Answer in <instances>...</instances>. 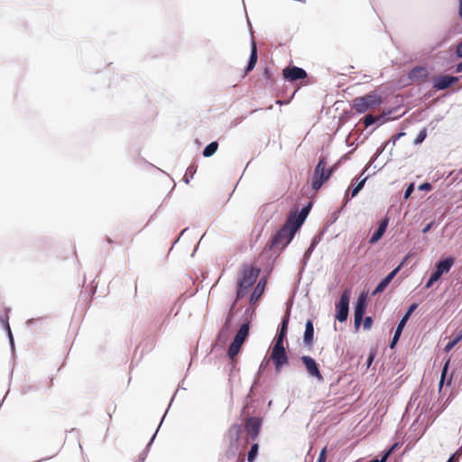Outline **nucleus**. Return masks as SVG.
<instances>
[{
  "mask_svg": "<svg viewBox=\"0 0 462 462\" xmlns=\"http://www.w3.org/2000/svg\"><path fill=\"white\" fill-rule=\"evenodd\" d=\"M454 457H455V455H453V456L448 459V462H452V460L454 459Z\"/></svg>",
  "mask_w": 462,
  "mask_h": 462,
  "instance_id": "nucleus-48",
  "label": "nucleus"
},
{
  "mask_svg": "<svg viewBox=\"0 0 462 462\" xmlns=\"http://www.w3.org/2000/svg\"><path fill=\"white\" fill-rule=\"evenodd\" d=\"M309 214V207H304L298 215H291L288 219L291 220L293 226L296 228H300V226L303 224L307 215Z\"/></svg>",
  "mask_w": 462,
  "mask_h": 462,
  "instance_id": "nucleus-16",
  "label": "nucleus"
},
{
  "mask_svg": "<svg viewBox=\"0 0 462 462\" xmlns=\"http://www.w3.org/2000/svg\"><path fill=\"white\" fill-rule=\"evenodd\" d=\"M366 180H367V177H365L359 180V182L356 184V186L352 190V194H351L352 198L356 197L358 194V192L363 189Z\"/></svg>",
  "mask_w": 462,
  "mask_h": 462,
  "instance_id": "nucleus-27",
  "label": "nucleus"
},
{
  "mask_svg": "<svg viewBox=\"0 0 462 462\" xmlns=\"http://www.w3.org/2000/svg\"><path fill=\"white\" fill-rule=\"evenodd\" d=\"M263 424V420L259 417H248L245 422V430L247 436L252 440H256Z\"/></svg>",
  "mask_w": 462,
  "mask_h": 462,
  "instance_id": "nucleus-8",
  "label": "nucleus"
},
{
  "mask_svg": "<svg viewBox=\"0 0 462 462\" xmlns=\"http://www.w3.org/2000/svg\"><path fill=\"white\" fill-rule=\"evenodd\" d=\"M388 285L389 284L387 282H385L383 280H382L380 282V283L377 285V287L375 288L374 294L383 292Z\"/></svg>",
  "mask_w": 462,
  "mask_h": 462,
  "instance_id": "nucleus-32",
  "label": "nucleus"
},
{
  "mask_svg": "<svg viewBox=\"0 0 462 462\" xmlns=\"http://www.w3.org/2000/svg\"><path fill=\"white\" fill-rule=\"evenodd\" d=\"M381 117H364L363 124L365 128L375 124L380 120Z\"/></svg>",
  "mask_w": 462,
  "mask_h": 462,
  "instance_id": "nucleus-31",
  "label": "nucleus"
},
{
  "mask_svg": "<svg viewBox=\"0 0 462 462\" xmlns=\"http://www.w3.org/2000/svg\"><path fill=\"white\" fill-rule=\"evenodd\" d=\"M238 460H239L238 462H244L245 457L243 454H241V453L239 454Z\"/></svg>",
  "mask_w": 462,
  "mask_h": 462,
  "instance_id": "nucleus-45",
  "label": "nucleus"
},
{
  "mask_svg": "<svg viewBox=\"0 0 462 462\" xmlns=\"http://www.w3.org/2000/svg\"><path fill=\"white\" fill-rule=\"evenodd\" d=\"M427 136V129L423 128L420 133L418 134L417 137L414 140L415 144H419L424 141V139Z\"/></svg>",
  "mask_w": 462,
  "mask_h": 462,
  "instance_id": "nucleus-30",
  "label": "nucleus"
},
{
  "mask_svg": "<svg viewBox=\"0 0 462 462\" xmlns=\"http://www.w3.org/2000/svg\"><path fill=\"white\" fill-rule=\"evenodd\" d=\"M256 62H257V48H256L255 42L253 41L252 46H251L250 58H249L247 67L245 68V74H247L248 72L253 70L254 68L255 67Z\"/></svg>",
  "mask_w": 462,
  "mask_h": 462,
  "instance_id": "nucleus-19",
  "label": "nucleus"
},
{
  "mask_svg": "<svg viewBox=\"0 0 462 462\" xmlns=\"http://www.w3.org/2000/svg\"><path fill=\"white\" fill-rule=\"evenodd\" d=\"M217 148H218L217 142L210 143L203 150V156L204 157H210V156H212L217 152Z\"/></svg>",
  "mask_w": 462,
  "mask_h": 462,
  "instance_id": "nucleus-23",
  "label": "nucleus"
},
{
  "mask_svg": "<svg viewBox=\"0 0 462 462\" xmlns=\"http://www.w3.org/2000/svg\"><path fill=\"white\" fill-rule=\"evenodd\" d=\"M241 432H242L241 425L233 424L230 426V428L228 429L227 434L231 440V445H236Z\"/></svg>",
  "mask_w": 462,
  "mask_h": 462,
  "instance_id": "nucleus-20",
  "label": "nucleus"
},
{
  "mask_svg": "<svg viewBox=\"0 0 462 462\" xmlns=\"http://www.w3.org/2000/svg\"><path fill=\"white\" fill-rule=\"evenodd\" d=\"M327 448L325 447L319 453L317 462H326Z\"/></svg>",
  "mask_w": 462,
  "mask_h": 462,
  "instance_id": "nucleus-34",
  "label": "nucleus"
},
{
  "mask_svg": "<svg viewBox=\"0 0 462 462\" xmlns=\"http://www.w3.org/2000/svg\"><path fill=\"white\" fill-rule=\"evenodd\" d=\"M288 322H289V318L285 317L282 322V326H281L280 331L275 338V342L283 343L284 337L287 333Z\"/></svg>",
  "mask_w": 462,
  "mask_h": 462,
  "instance_id": "nucleus-21",
  "label": "nucleus"
},
{
  "mask_svg": "<svg viewBox=\"0 0 462 462\" xmlns=\"http://www.w3.org/2000/svg\"><path fill=\"white\" fill-rule=\"evenodd\" d=\"M363 174H365V171H362V174L359 175V178H362Z\"/></svg>",
  "mask_w": 462,
  "mask_h": 462,
  "instance_id": "nucleus-51",
  "label": "nucleus"
},
{
  "mask_svg": "<svg viewBox=\"0 0 462 462\" xmlns=\"http://www.w3.org/2000/svg\"><path fill=\"white\" fill-rule=\"evenodd\" d=\"M458 81V78L452 76H440L436 79L434 87L437 89H445L450 87L451 85L457 83Z\"/></svg>",
  "mask_w": 462,
  "mask_h": 462,
  "instance_id": "nucleus-12",
  "label": "nucleus"
},
{
  "mask_svg": "<svg viewBox=\"0 0 462 462\" xmlns=\"http://www.w3.org/2000/svg\"><path fill=\"white\" fill-rule=\"evenodd\" d=\"M393 448H391L390 450H388L383 457L381 459H372L368 462H386L388 457L390 456L391 452H392Z\"/></svg>",
  "mask_w": 462,
  "mask_h": 462,
  "instance_id": "nucleus-36",
  "label": "nucleus"
},
{
  "mask_svg": "<svg viewBox=\"0 0 462 462\" xmlns=\"http://www.w3.org/2000/svg\"><path fill=\"white\" fill-rule=\"evenodd\" d=\"M462 339V333L459 334L456 338L450 340L446 346L444 350L446 352L450 351L460 340Z\"/></svg>",
  "mask_w": 462,
  "mask_h": 462,
  "instance_id": "nucleus-28",
  "label": "nucleus"
},
{
  "mask_svg": "<svg viewBox=\"0 0 462 462\" xmlns=\"http://www.w3.org/2000/svg\"><path fill=\"white\" fill-rule=\"evenodd\" d=\"M248 335L249 323H245L240 327L239 330L235 336L233 342L228 347L227 354L230 359H233L240 352L242 345L245 341Z\"/></svg>",
  "mask_w": 462,
  "mask_h": 462,
  "instance_id": "nucleus-5",
  "label": "nucleus"
},
{
  "mask_svg": "<svg viewBox=\"0 0 462 462\" xmlns=\"http://www.w3.org/2000/svg\"><path fill=\"white\" fill-rule=\"evenodd\" d=\"M282 76L284 79L293 82L307 78V73L303 69L299 67H286L282 69Z\"/></svg>",
  "mask_w": 462,
  "mask_h": 462,
  "instance_id": "nucleus-11",
  "label": "nucleus"
},
{
  "mask_svg": "<svg viewBox=\"0 0 462 462\" xmlns=\"http://www.w3.org/2000/svg\"><path fill=\"white\" fill-rule=\"evenodd\" d=\"M373 319L371 317H366L364 320V328L369 329L372 327Z\"/></svg>",
  "mask_w": 462,
  "mask_h": 462,
  "instance_id": "nucleus-37",
  "label": "nucleus"
},
{
  "mask_svg": "<svg viewBox=\"0 0 462 462\" xmlns=\"http://www.w3.org/2000/svg\"><path fill=\"white\" fill-rule=\"evenodd\" d=\"M455 259L452 257H448L442 261H439L436 264V270L442 275L443 273H447L451 269L454 264Z\"/></svg>",
  "mask_w": 462,
  "mask_h": 462,
  "instance_id": "nucleus-18",
  "label": "nucleus"
},
{
  "mask_svg": "<svg viewBox=\"0 0 462 462\" xmlns=\"http://www.w3.org/2000/svg\"><path fill=\"white\" fill-rule=\"evenodd\" d=\"M402 266V263L401 264H399L390 273H388L387 276L384 277L383 280L389 284L392 282V280L395 277V275L398 273V272L401 270Z\"/></svg>",
  "mask_w": 462,
  "mask_h": 462,
  "instance_id": "nucleus-25",
  "label": "nucleus"
},
{
  "mask_svg": "<svg viewBox=\"0 0 462 462\" xmlns=\"http://www.w3.org/2000/svg\"><path fill=\"white\" fill-rule=\"evenodd\" d=\"M387 118L389 119L390 117H387ZM391 118H392V119H397L398 117H397V116H394V117H391Z\"/></svg>",
  "mask_w": 462,
  "mask_h": 462,
  "instance_id": "nucleus-52",
  "label": "nucleus"
},
{
  "mask_svg": "<svg viewBox=\"0 0 462 462\" xmlns=\"http://www.w3.org/2000/svg\"><path fill=\"white\" fill-rule=\"evenodd\" d=\"M432 226H433V222H431V223L428 224V225H427V226L422 229V232H423V233H427V232H429V231L431 229Z\"/></svg>",
  "mask_w": 462,
  "mask_h": 462,
  "instance_id": "nucleus-42",
  "label": "nucleus"
},
{
  "mask_svg": "<svg viewBox=\"0 0 462 462\" xmlns=\"http://www.w3.org/2000/svg\"><path fill=\"white\" fill-rule=\"evenodd\" d=\"M382 103V97L376 91H372L365 96L357 97L353 100V108L358 114H364L374 109Z\"/></svg>",
  "mask_w": 462,
  "mask_h": 462,
  "instance_id": "nucleus-2",
  "label": "nucleus"
},
{
  "mask_svg": "<svg viewBox=\"0 0 462 462\" xmlns=\"http://www.w3.org/2000/svg\"><path fill=\"white\" fill-rule=\"evenodd\" d=\"M195 171H196V170L193 169V167H189V168H188L186 174H188L189 172L190 175L192 176Z\"/></svg>",
  "mask_w": 462,
  "mask_h": 462,
  "instance_id": "nucleus-44",
  "label": "nucleus"
},
{
  "mask_svg": "<svg viewBox=\"0 0 462 462\" xmlns=\"http://www.w3.org/2000/svg\"><path fill=\"white\" fill-rule=\"evenodd\" d=\"M259 273L260 269L258 267H254L248 264L243 265L241 270L239 271L237 276L236 299L227 313L226 319L225 322V327L226 328H229V324L233 317L234 309L236 301L244 298L247 294L248 289L256 282Z\"/></svg>",
  "mask_w": 462,
  "mask_h": 462,
  "instance_id": "nucleus-1",
  "label": "nucleus"
},
{
  "mask_svg": "<svg viewBox=\"0 0 462 462\" xmlns=\"http://www.w3.org/2000/svg\"><path fill=\"white\" fill-rule=\"evenodd\" d=\"M266 281L265 279L263 278L258 282L257 285L255 286L254 290L250 295V303L252 305L254 304L261 298L264 291Z\"/></svg>",
  "mask_w": 462,
  "mask_h": 462,
  "instance_id": "nucleus-15",
  "label": "nucleus"
},
{
  "mask_svg": "<svg viewBox=\"0 0 462 462\" xmlns=\"http://www.w3.org/2000/svg\"><path fill=\"white\" fill-rule=\"evenodd\" d=\"M351 291L350 290H345L340 296L338 302L336 304V319L339 322H344L346 320L348 316L349 310V300H350Z\"/></svg>",
  "mask_w": 462,
  "mask_h": 462,
  "instance_id": "nucleus-7",
  "label": "nucleus"
},
{
  "mask_svg": "<svg viewBox=\"0 0 462 462\" xmlns=\"http://www.w3.org/2000/svg\"><path fill=\"white\" fill-rule=\"evenodd\" d=\"M456 54L457 55V57L462 58V42L457 44L456 49ZM456 72H462V61L459 64H457L456 68Z\"/></svg>",
  "mask_w": 462,
  "mask_h": 462,
  "instance_id": "nucleus-29",
  "label": "nucleus"
},
{
  "mask_svg": "<svg viewBox=\"0 0 462 462\" xmlns=\"http://www.w3.org/2000/svg\"><path fill=\"white\" fill-rule=\"evenodd\" d=\"M413 190H414V185L411 183V184H410V185L408 186V188L406 189V190H405V194H404V198H405V199H408V198L411 195V193L413 192Z\"/></svg>",
  "mask_w": 462,
  "mask_h": 462,
  "instance_id": "nucleus-38",
  "label": "nucleus"
},
{
  "mask_svg": "<svg viewBox=\"0 0 462 462\" xmlns=\"http://www.w3.org/2000/svg\"><path fill=\"white\" fill-rule=\"evenodd\" d=\"M405 134V133H399V134H393L392 137H391V140L393 141V143H394L397 140H399L402 136H403Z\"/></svg>",
  "mask_w": 462,
  "mask_h": 462,
  "instance_id": "nucleus-39",
  "label": "nucleus"
},
{
  "mask_svg": "<svg viewBox=\"0 0 462 462\" xmlns=\"http://www.w3.org/2000/svg\"><path fill=\"white\" fill-rule=\"evenodd\" d=\"M458 15L462 19V0H459Z\"/></svg>",
  "mask_w": 462,
  "mask_h": 462,
  "instance_id": "nucleus-43",
  "label": "nucleus"
},
{
  "mask_svg": "<svg viewBox=\"0 0 462 462\" xmlns=\"http://www.w3.org/2000/svg\"><path fill=\"white\" fill-rule=\"evenodd\" d=\"M448 365H449V360H448L444 366H443V369H442V373H441V379H440V382H439V387L441 388L442 385H443V383H444V379H445V376L447 374V372H448Z\"/></svg>",
  "mask_w": 462,
  "mask_h": 462,
  "instance_id": "nucleus-33",
  "label": "nucleus"
},
{
  "mask_svg": "<svg viewBox=\"0 0 462 462\" xmlns=\"http://www.w3.org/2000/svg\"><path fill=\"white\" fill-rule=\"evenodd\" d=\"M407 322V317H402V319H401V321L399 322L398 324V327L395 330V333H394V336H393V341H392V344H391V346L393 347L394 346V344L396 343V341L399 339V337L405 326Z\"/></svg>",
  "mask_w": 462,
  "mask_h": 462,
  "instance_id": "nucleus-22",
  "label": "nucleus"
},
{
  "mask_svg": "<svg viewBox=\"0 0 462 462\" xmlns=\"http://www.w3.org/2000/svg\"><path fill=\"white\" fill-rule=\"evenodd\" d=\"M6 328H7V329H8V333H9V335H10V337H11V336H12V334H11V328H10V327H9V325H8V324L6 325Z\"/></svg>",
  "mask_w": 462,
  "mask_h": 462,
  "instance_id": "nucleus-47",
  "label": "nucleus"
},
{
  "mask_svg": "<svg viewBox=\"0 0 462 462\" xmlns=\"http://www.w3.org/2000/svg\"><path fill=\"white\" fill-rule=\"evenodd\" d=\"M418 305L417 303H412L407 312L405 313V315L403 317H407V320L409 319L410 316L411 315V313L417 309Z\"/></svg>",
  "mask_w": 462,
  "mask_h": 462,
  "instance_id": "nucleus-35",
  "label": "nucleus"
},
{
  "mask_svg": "<svg viewBox=\"0 0 462 462\" xmlns=\"http://www.w3.org/2000/svg\"><path fill=\"white\" fill-rule=\"evenodd\" d=\"M428 75H429V73H428V70L426 68L417 67V68L413 69L409 73V79L411 81L420 83L421 81H424L426 79V78L428 77Z\"/></svg>",
  "mask_w": 462,
  "mask_h": 462,
  "instance_id": "nucleus-14",
  "label": "nucleus"
},
{
  "mask_svg": "<svg viewBox=\"0 0 462 462\" xmlns=\"http://www.w3.org/2000/svg\"><path fill=\"white\" fill-rule=\"evenodd\" d=\"M300 359L310 376L316 378L319 382H322L324 380L323 375L319 371L318 364L311 356H301Z\"/></svg>",
  "mask_w": 462,
  "mask_h": 462,
  "instance_id": "nucleus-9",
  "label": "nucleus"
},
{
  "mask_svg": "<svg viewBox=\"0 0 462 462\" xmlns=\"http://www.w3.org/2000/svg\"><path fill=\"white\" fill-rule=\"evenodd\" d=\"M291 221L287 219L282 227L276 233L273 238L271 247L274 248L281 245L283 248L292 240L298 228Z\"/></svg>",
  "mask_w": 462,
  "mask_h": 462,
  "instance_id": "nucleus-4",
  "label": "nucleus"
},
{
  "mask_svg": "<svg viewBox=\"0 0 462 462\" xmlns=\"http://www.w3.org/2000/svg\"><path fill=\"white\" fill-rule=\"evenodd\" d=\"M388 224H389V218L387 217H383L381 220L377 230L372 235V236L369 239L370 244H374L382 238V236H383L385 230L388 226Z\"/></svg>",
  "mask_w": 462,
  "mask_h": 462,
  "instance_id": "nucleus-13",
  "label": "nucleus"
},
{
  "mask_svg": "<svg viewBox=\"0 0 462 462\" xmlns=\"http://www.w3.org/2000/svg\"><path fill=\"white\" fill-rule=\"evenodd\" d=\"M419 189L420 190H430L431 189V185L430 183L426 182V183L420 185Z\"/></svg>",
  "mask_w": 462,
  "mask_h": 462,
  "instance_id": "nucleus-40",
  "label": "nucleus"
},
{
  "mask_svg": "<svg viewBox=\"0 0 462 462\" xmlns=\"http://www.w3.org/2000/svg\"><path fill=\"white\" fill-rule=\"evenodd\" d=\"M327 165L328 162L326 158L322 157L315 167L311 180V187L315 191L319 190L323 183L327 182L331 177L333 168L328 169Z\"/></svg>",
  "mask_w": 462,
  "mask_h": 462,
  "instance_id": "nucleus-3",
  "label": "nucleus"
},
{
  "mask_svg": "<svg viewBox=\"0 0 462 462\" xmlns=\"http://www.w3.org/2000/svg\"><path fill=\"white\" fill-rule=\"evenodd\" d=\"M363 174H365V171H362V174L359 175V178H362Z\"/></svg>",
  "mask_w": 462,
  "mask_h": 462,
  "instance_id": "nucleus-49",
  "label": "nucleus"
},
{
  "mask_svg": "<svg viewBox=\"0 0 462 462\" xmlns=\"http://www.w3.org/2000/svg\"><path fill=\"white\" fill-rule=\"evenodd\" d=\"M366 301H367V295L365 293H361L358 297L357 302L355 307V327L357 328L363 319L364 313L366 309Z\"/></svg>",
  "mask_w": 462,
  "mask_h": 462,
  "instance_id": "nucleus-10",
  "label": "nucleus"
},
{
  "mask_svg": "<svg viewBox=\"0 0 462 462\" xmlns=\"http://www.w3.org/2000/svg\"><path fill=\"white\" fill-rule=\"evenodd\" d=\"M363 174H365V171H362V174L359 175V178H362Z\"/></svg>",
  "mask_w": 462,
  "mask_h": 462,
  "instance_id": "nucleus-50",
  "label": "nucleus"
},
{
  "mask_svg": "<svg viewBox=\"0 0 462 462\" xmlns=\"http://www.w3.org/2000/svg\"><path fill=\"white\" fill-rule=\"evenodd\" d=\"M258 449H259L258 443H254L251 446V448L247 455L248 462H254L255 460L257 454H258Z\"/></svg>",
  "mask_w": 462,
  "mask_h": 462,
  "instance_id": "nucleus-24",
  "label": "nucleus"
},
{
  "mask_svg": "<svg viewBox=\"0 0 462 462\" xmlns=\"http://www.w3.org/2000/svg\"><path fill=\"white\" fill-rule=\"evenodd\" d=\"M271 360L275 365V370L279 372L281 368L289 363V358L286 354L283 343L275 342L272 348Z\"/></svg>",
  "mask_w": 462,
  "mask_h": 462,
  "instance_id": "nucleus-6",
  "label": "nucleus"
},
{
  "mask_svg": "<svg viewBox=\"0 0 462 462\" xmlns=\"http://www.w3.org/2000/svg\"><path fill=\"white\" fill-rule=\"evenodd\" d=\"M314 328L310 319H308L305 325V332L303 336V342L306 346H311L313 343Z\"/></svg>",
  "mask_w": 462,
  "mask_h": 462,
  "instance_id": "nucleus-17",
  "label": "nucleus"
},
{
  "mask_svg": "<svg viewBox=\"0 0 462 462\" xmlns=\"http://www.w3.org/2000/svg\"><path fill=\"white\" fill-rule=\"evenodd\" d=\"M374 356H375V354H374V353L371 352V353L369 354V356H368V358H367V367H369V366L372 365V363H373V361H374Z\"/></svg>",
  "mask_w": 462,
  "mask_h": 462,
  "instance_id": "nucleus-41",
  "label": "nucleus"
},
{
  "mask_svg": "<svg viewBox=\"0 0 462 462\" xmlns=\"http://www.w3.org/2000/svg\"><path fill=\"white\" fill-rule=\"evenodd\" d=\"M106 241H107L108 244H113L114 243L113 240L110 237H107Z\"/></svg>",
  "mask_w": 462,
  "mask_h": 462,
  "instance_id": "nucleus-46",
  "label": "nucleus"
},
{
  "mask_svg": "<svg viewBox=\"0 0 462 462\" xmlns=\"http://www.w3.org/2000/svg\"><path fill=\"white\" fill-rule=\"evenodd\" d=\"M440 277H441V274L437 270H435L431 273V275H430V279H429V281H428V282L426 284V287L427 288L431 287L433 285V283L436 282Z\"/></svg>",
  "mask_w": 462,
  "mask_h": 462,
  "instance_id": "nucleus-26",
  "label": "nucleus"
}]
</instances>
